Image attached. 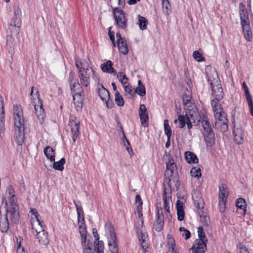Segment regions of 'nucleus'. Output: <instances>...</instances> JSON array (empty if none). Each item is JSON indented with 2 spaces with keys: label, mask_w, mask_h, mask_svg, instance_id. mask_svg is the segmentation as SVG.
I'll list each match as a JSON object with an SVG mask.
<instances>
[{
  "label": "nucleus",
  "mask_w": 253,
  "mask_h": 253,
  "mask_svg": "<svg viewBox=\"0 0 253 253\" xmlns=\"http://www.w3.org/2000/svg\"><path fill=\"white\" fill-rule=\"evenodd\" d=\"M220 100L214 98L211 102V105L215 119L213 126L215 128H219L222 132H224L228 129V119L226 113L223 111L222 108L219 104V101Z\"/></svg>",
  "instance_id": "f257e3e1"
},
{
  "label": "nucleus",
  "mask_w": 253,
  "mask_h": 253,
  "mask_svg": "<svg viewBox=\"0 0 253 253\" xmlns=\"http://www.w3.org/2000/svg\"><path fill=\"white\" fill-rule=\"evenodd\" d=\"M206 116L203 115L200 117L203 128L202 132L207 147H211L215 144V135L209 121L206 119Z\"/></svg>",
  "instance_id": "f03ea898"
},
{
  "label": "nucleus",
  "mask_w": 253,
  "mask_h": 253,
  "mask_svg": "<svg viewBox=\"0 0 253 253\" xmlns=\"http://www.w3.org/2000/svg\"><path fill=\"white\" fill-rule=\"evenodd\" d=\"M35 89V87L33 86L31 87V91L30 93V96H31V99L32 100V104L34 106L35 113L37 116V118L40 121V123L41 124H42L44 122L45 118V113L44 112V109L43 108V104L42 101V99L40 98V95L38 89L37 88H35L36 90V96L38 99V103H36L34 100V97L33 96L34 90Z\"/></svg>",
  "instance_id": "7ed1b4c3"
},
{
  "label": "nucleus",
  "mask_w": 253,
  "mask_h": 253,
  "mask_svg": "<svg viewBox=\"0 0 253 253\" xmlns=\"http://www.w3.org/2000/svg\"><path fill=\"white\" fill-rule=\"evenodd\" d=\"M88 67L89 65L87 63L86 67L84 70H83V71L80 70L78 72L81 84L85 87L89 85L91 77H92L95 82L97 83L99 82V78L95 75L93 70L91 68L89 69Z\"/></svg>",
  "instance_id": "20e7f679"
},
{
  "label": "nucleus",
  "mask_w": 253,
  "mask_h": 253,
  "mask_svg": "<svg viewBox=\"0 0 253 253\" xmlns=\"http://www.w3.org/2000/svg\"><path fill=\"white\" fill-rule=\"evenodd\" d=\"M10 215L9 212H6L3 216L0 215V231L2 233H6L11 224H16L19 221V216L17 219H14L13 216Z\"/></svg>",
  "instance_id": "39448f33"
},
{
  "label": "nucleus",
  "mask_w": 253,
  "mask_h": 253,
  "mask_svg": "<svg viewBox=\"0 0 253 253\" xmlns=\"http://www.w3.org/2000/svg\"><path fill=\"white\" fill-rule=\"evenodd\" d=\"M208 81L210 82L211 87L212 90V95L213 98H216L217 100H222L223 98L224 94L219 79L217 78L211 81L209 79Z\"/></svg>",
  "instance_id": "423d86ee"
},
{
  "label": "nucleus",
  "mask_w": 253,
  "mask_h": 253,
  "mask_svg": "<svg viewBox=\"0 0 253 253\" xmlns=\"http://www.w3.org/2000/svg\"><path fill=\"white\" fill-rule=\"evenodd\" d=\"M115 21L119 28L124 29L126 27V20L125 16V12L118 7L113 9Z\"/></svg>",
  "instance_id": "0eeeda50"
},
{
  "label": "nucleus",
  "mask_w": 253,
  "mask_h": 253,
  "mask_svg": "<svg viewBox=\"0 0 253 253\" xmlns=\"http://www.w3.org/2000/svg\"><path fill=\"white\" fill-rule=\"evenodd\" d=\"M69 126L71 127L72 139L75 142L80 134V121L76 117L71 116L69 119Z\"/></svg>",
  "instance_id": "6e6552de"
},
{
  "label": "nucleus",
  "mask_w": 253,
  "mask_h": 253,
  "mask_svg": "<svg viewBox=\"0 0 253 253\" xmlns=\"http://www.w3.org/2000/svg\"><path fill=\"white\" fill-rule=\"evenodd\" d=\"M9 207L6 208V212H9L10 216H13L14 219H17L19 216V207L17 204V198L15 196H11L8 198Z\"/></svg>",
  "instance_id": "1a4fd4ad"
},
{
  "label": "nucleus",
  "mask_w": 253,
  "mask_h": 253,
  "mask_svg": "<svg viewBox=\"0 0 253 253\" xmlns=\"http://www.w3.org/2000/svg\"><path fill=\"white\" fill-rule=\"evenodd\" d=\"M13 115L14 121V126H18V125L23 124L24 120L23 115V111L20 105H14Z\"/></svg>",
  "instance_id": "9d476101"
},
{
  "label": "nucleus",
  "mask_w": 253,
  "mask_h": 253,
  "mask_svg": "<svg viewBox=\"0 0 253 253\" xmlns=\"http://www.w3.org/2000/svg\"><path fill=\"white\" fill-rule=\"evenodd\" d=\"M15 139L18 145H21L25 139L24 124L18 125L15 126Z\"/></svg>",
  "instance_id": "9b49d317"
},
{
  "label": "nucleus",
  "mask_w": 253,
  "mask_h": 253,
  "mask_svg": "<svg viewBox=\"0 0 253 253\" xmlns=\"http://www.w3.org/2000/svg\"><path fill=\"white\" fill-rule=\"evenodd\" d=\"M207 242L196 240L191 249L192 253H204L207 251Z\"/></svg>",
  "instance_id": "f8f14e48"
},
{
  "label": "nucleus",
  "mask_w": 253,
  "mask_h": 253,
  "mask_svg": "<svg viewBox=\"0 0 253 253\" xmlns=\"http://www.w3.org/2000/svg\"><path fill=\"white\" fill-rule=\"evenodd\" d=\"M72 96L77 110H81L83 107V102L84 100V90H82V92L80 91L72 93Z\"/></svg>",
  "instance_id": "ddd939ff"
},
{
  "label": "nucleus",
  "mask_w": 253,
  "mask_h": 253,
  "mask_svg": "<svg viewBox=\"0 0 253 253\" xmlns=\"http://www.w3.org/2000/svg\"><path fill=\"white\" fill-rule=\"evenodd\" d=\"M139 115L141 125L144 127L149 125V117L147 108L144 104H141L139 108Z\"/></svg>",
  "instance_id": "4468645a"
},
{
  "label": "nucleus",
  "mask_w": 253,
  "mask_h": 253,
  "mask_svg": "<svg viewBox=\"0 0 253 253\" xmlns=\"http://www.w3.org/2000/svg\"><path fill=\"white\" fill-rule=\"evenodd\" d=\"M169 161L166 163V170L165 173L166 177H172L174 174V171L176 170V165L173 160L169 156Z\"/></svg>",
  "instance_id": "2eb2a0df"
},
{
  "label": "nucleus",
  "mask_w": 253,
  "mask_h": 253,
  "mask_svg": "<svg viewBox=\"0 0 253 253\" xmlns=\"http://www.w3.org/2000/svg\"><path fill=\"white\" fill-rule=\"evenodd\" d=\"M5 112L4 109L3 99L0 95V134L4 130Z\"/></svg>",
  "instance_id": "dca6fc26"
},
{
  "label": "nucleus",
  "mask_w": 253,
  "mask_h": 253,
  "mask_svg": "<svg viewBox=\"0 0 253 253\" xmlns=\"http://www.w3.org/2000/svg\"><path fill=\"white\" fill-rule=\"evenodd\" d=\"M164 183H167L168 186L169 188V190H171V187L173 184L175 188V190L177 191L180 186V182L178 179V177L176 175H173L172 177H166L164 181Z\"/></svg>",
  "instance_id": "f3484780"
},
{
  "label": "nucleus",
  "mask_w": 253,
  "mask_h": 253,
  "mask_svg": "<svg viewBox=\"0 0 253 253\" xmlns=\"http://www.w3.org/2000/svg\"><path fill=\"white\" fill-rule=\"evenodd\" d=\"M234 140L238 144H241L244 142V133L242 127L234 128L233 129Z\"/></svg>",
  "instance_id": "a211bd4d"
},
{
  "label": "nucleus",
  "mask_w": 253,
  "mask_h": 253,
  "mask_svg": "<svg viewBox=\"0 0 253 253\" xmlns=\"http://www.w3.org/2000/svg\"><path fill=\"white\" fill-rule=\"evenodd\" d=\"M97 85L98 94L101 100L103 101H106L107 99H110V93L108 90H107L103 85L102 84H99L98 83Z\"/></svg>",
  "instance_id": "6ab92c4d"
},
{
  "label": "nucleus",
  "mask_w": 253,
  "mask_h": 253,
  "mask_svg": "<svg viewBox=\"0 0 253 253\" xmlns=\"http://www.w3.org/2000/svg\"><path fill=\"white\" fill-rule=\"evenodd\" d=\"M113 62L110 60L103 63L101 65V69L103 72L108 73L111 74L116 75V71L112 67Z\"/></svg>",
  "instance_id": "aec40b11"
},
{
  "label": "nucleus",
  "mask_w": 253,
  "mask_h": 253,
  "mask_svg": "<svg viewBox=\"0 0 253 253\" xmlns=\"http://www.w3.org/2000/svg\"><path fill=\"white\" fill-rule=\"evenodd\" d=\"M37 236L40 244L46 245L48 243V233L45 231H38Z\"/></svg>",
  "instance_id": "412c9836"
},
{
  "label": "nucleus",
  "mask_w": 253,
  "mask_h": 253,
  "mask_svg": "<svg viewBox=\"0 0 253 253\" xmlns=\"http://www.w3.org/2000/svg\"><path fill=\"white\" fill-rule=\"evenodd\" d=\"M43 152L47 158L50 162L55 161V151L49 146H46L43 149Z\"/></svg>",
  "instance_id": "4be33fe9"
},
{
  "label": "nucleus",
  "mask_w": 253,
  "mask_h": 253,
  "mask_svg": "<svg viewBox=\"0 0 253 253\" xmlns=\"http://www.w3.org/2000/svg\"><path fill=\"white\" fill-rule=\"evenodd\" d=\"M185 157L187 162L189 164H197L198 163V159L197 156L192 152H186Z\"/></svg>",
  "instance_id": "5701e85b"
},
{
  "label": "nucleus",
  "mask_w": 253,
  "mask_h": 253,
  "mask_svg": "<svg viewBox=\"0 0 253 253\" xmlns=\"http://www.w3.org/2000/svg\"><path fill=\"white\" fill-rule=\"evenodd\" d=\"M219 199H226L228 195L227 186L223 182H220L219 185Z\"/></svg>",
  "instance_id": "b1692460"
},
{
  "label": "nucleus",
  "mask_w": 253,
  "mask_h": 253,
  "mask_svg": "<svg viewBox=\"0 0 253 253\" xmlns=\"http://www.w3.org/2000/svg\"><path fill=\"white\" fill-rule=\"evenodd\" d=\"M166 189L164 188L163 194V200L164 201V208L168 213L169 212V202L170 196V194H167Z\"/></svg>",
  "instance_id": "393cba45"
},
{
  "label": "nucleus",
  "mask_w": 253,
  "mask_h": 253,
  "mask_svg": "<svg viewBox=\"0 0 253 253\" xmlns=\"http://www.w3.org/2000/svg\"><path fill=\"white\" fill-rule=\"evenodd\" d=\"M105 227L106 231L110 234V238L109 239H117L114 226L111 223H106Z\"/></svg>",
  "instance_id": "a878e982"
},
{
  "label": "nucleus",
  "mask_w": 253,
  "mask_h": 253,
  "mask_svg": "<svg viewBox=\"0 0 253 253\" xmlns=\"http://www.w3.org/2000/svg\"><path fill=\"white\" fill-rule=\"evenodd\" d=\"M108 246L109 250L111 253H119L117 239H109Z\"/></svg>",
  "instance_id": "bb28decb"
},
{
  "label": "nucleus",
  "mask_w": 253,
  "mask_h": 253,
  "mask_svg": "<svg viewBox=\"0 0 253 253\" xmlns=\"http://www.w3.org/2000/svg\"><path fill=\"white\" fill-rule=\"evenodd\" d=\"M117 43L120 52L124 55L127 54L128 49L126 40L118 42Z\"/></svg>",
  "instance_id": "cd10ccee"
},
{
  "label": "nucleus",
  "mask_w": 253,
  "mask_h": 253,
  "mask_svg": "<svg viewBox=\"0 0 253 253\" xmlns=\"http://www.w3.org/2000/svg\"><path fill=\"white\" fill-rule=\"evenodd\" d=\"M190 119L188 120V122L186 123L187 128L190 129L192 127V124H193L195 126H198L200 122H201L200 119H195L194 115L193 113L189 114Z\"/></svg>",
  "instance_id": "c85d7f7f"
},
{
  "label": "nucleus",
  "mask_w": 253,
  "mask_h": 253,
  "mask_svg": "<svg viewBox=\"0 0 253 253\" xmlns=\"http://www.w3.org/2000/svg\"><path fill=\"white\" fill-rule=\"evenodd\" d=\"M134 92L141 96H144L146 94L145 87L140 80L138 81V86L135 89Z\"/></svg>",
  "instance_id": "c756f323"
},
{
  "label": "nucleus",
  "mask_w": 253,
  "mask_h": 253,
  "mask_svg": "<svg viewBox=\"0 0 253 253\" xmlns=\"http://www.w3.org/2000/svg\"><path fill=\"white\" fill-rule=\"evenodd\" d=\"M190 119V116L188 114H185V115H179L178 116V120L179 123V127L183 128L187 122H188V120Z\"/></svg>",
  "instance_id": "7c9ffc66"
},
{
  "label": "nucleus",
  "mask_w": 253,
  "mask_h": 253,
  "mask_svg": "<svg viewBox=\"0 0 253 253\" xmlns=\"http://www.w3.org/2000/svg\"><path fill=\"white\" fill-rule=\"evenodd\" d=\"M138 24L139 25V28L141 30H144L146 29L147 25L148 24V21L146 18L144 17L141 16L140 15L138 16Z\"/></svg>",
  "instance_id": "2f4dec72"
},
{
  "label": "nucleus",
  "mask_w": 253,
  "mask_h": 253,
  "mask_svg": "<svg viewBox=\"0 0 253 253\" xmlns=\"http://www.w3.org/2000/svg\"><path fill=\"white\" fill-rule=\"evenodd\" d=\"M198 213L200 216V221L202 223L206 226H208L209 217L207 216V213L203 211H199Z\"/></svg>",
  "instance_id": "473e14b6"
},
{
  "label": "nucleus",
  "mask_w": 253,
  "mask_h": 253,
  "mask_svg": "<svg viewBox=\"0 0 253 253\" xmlns=\"http://www.w3.org/2000/svg\"><path fill=\"white\" fill-rule=\"evenodd\" d=\"M240 17L241 20L249 19L248 12L242 3L240 5Z\"/></svg>",
  "instance_id": "72a5a7b5"
},
{
  "label": "nucleus",
  "mask_w": 253,
  "mask_h": 253,
  "mask_svg": "<svg viewBox=\"0 0 253 253\" xmlns=\"http://www.w3.org/2000/svg\"><path fill=\"white\" fill-rule=\"evenodd\" d=\"M53 168L58 170L62 171L64 169V165L65 163V159L62 158L58 162H53Z\"/></svg>",
  "instance_id": "f704fd0d"
},
{
  "label": "nucleus",
  "mask_w": 253,
  "mask_h": 253,
  "mask_svg": "<svg viewBox=\"0 0 253 253\" xmlns=\"http://www.w3.org/2000/svg\"><path fill=\"white\" fill-rule=\"evenodd\" d=\"M69 85L72 94L80 91L82 92V90H83V87L81 86L79 82H74V83L69 84Z\"/></svg>",
  "instance_id": "c9c22d12"
},
{
  "label": "nucleus",
  "mask_w": 253,
  "mask_h": 253,
  "mask_svg": "<svg viewBox=\"0 0 253 253\" xmlns=\"http://www.w3.org/2000/svg\"><path fill=\"white\" fill-rule=\"evenodd\" d=\"M42 223L43 222L41 221L40 223L37 221H33L31 222L32 229L33 230H35L36 235H37V232H38V231H45L42 224Z\"/></svg>",
  "instance_id": "e433bc0d"
},
{
  "label": "nucleus",
  "mask_w": 253,
  "mask_h": 253,
  "mask_svg": "<svg viewBox=\"0 0 253 253\" xmlns=\"http://www.w3.org/2000/svg\"><path fill=\"white\" fill-rule=\"evenodd\" d=\"M163 11L166 15H169L171 12V6L168 0H162Z\"/></svg>",
  "instance_id": "4c0bfd02"
},
{
  "label": "nucleus",
  "mask_w": 253,
  "mask_h": 253,
  "mask_svg": "<svg viewBox=\"0 0 253 253\" xmlns=\"http://www.w3.org/2000/svg\"><path fill=\"white\" fill-rule=\"evenodd\" d=\"M115 101L118 106L122 107L124 105V100L118 90L115 94Z\"/></svg>",
  "instance_id": "58836bf2"
},
{
  "label": "nucleus",
  "mask_w": 253,
  "mask_h": 253,
  "mask_svg": "<svg viewBox=\"0 0 253 253\" xmlns=\"http://www.w3.org/2000/svg\"><path fill=\"white\" fill-rule=\"evenodd\" d=\"M236 205L237 208L243 210L244 213L246 211V204L245 200L243 198H239L236 202Z\"/></svg>",
  "instance_id": "ea45409f"
},
{
  "label": "nucleus",
  "mask_w": 253,
  "mask_h": 253,
  "mask_svg": "<svg viewBox=\"0 0 253 253\" xmlns=\"http://www.w3.org/2000/svg\"><path fill=\"white\" fill-rule=\"evenodd\" d=\"M197 200L195 199V198L193 197V200L194 201L195 205L196 206V208L198 210H201L203 209V205H204V201L202 199L201 197H197Z\"/></svg>",
  "instance_id": "a19ab883"
},
{
  "label": "nucleus",
  "mask_w": 253,
  "mask_h": 253,
  "mask_svg": "<svg viewBox=\"0 0 253 253\" xmlns=\"http://www.w3.org/2000/svg\"><path fill=\"white\" fill-rule=\"evenodd\" d=\"M165 133L167 137H171V130L169 124V121L165 120L164 123Z\"/></svg>",
  "instance_id": "79ce46f5"
},
{
  "label": "nucleus",
  "mask_w": 253,
  "mask_h": 253,
  "mask_svg": "<svg viewBox=\"0 0 253 253\" xmlns=\"http://www.w3.org/2000/svg\"><path fill=\"white\" fill-rule=\"evenodd\" d=\"M156 209L157 211L156 221L160 222L164 221V216L163 214L162 209L161 208L159 209L158 207H157Z\"/></svg>",
  "instance_id": "37998d69"
},
{
  "label": "nucleus",
  "mask_w": 253,
  "mask_h": 253,
  "mask_svg": "<svg viewBox=\"0 0 253 253\" xmlns=\"http://www.w3.org/2000/svg\"><path fill=\"white\" fill-rule=\"evenodd\" d=\"M243 31L246 40L248 42H251L253 40V33L251 28L249 30L248 29L243 30Z\"/></svg>",
  "instance_id": "c03bdc74"
},
{
  "label": "nucleus",
  "mask_w": 253,
  "mask_h": 253,
  "mask_svg": "<svg viewBox=\"0 0 253 253\" xmlns=\"http://www.w3.org/2000/svg\"><path fill=\"white\" fill-rule=\"evenodd\" d=\"M198 234L199 239L198 240H201L204 242H208V239L206 237L205 233L204 232L203 228L200 226L198 228Z\"/></svg>",
  "instance_id": "a18cd8bd"
},
{
  "label": "nucleus",
  "mask_w": 253,
  "mask_h": 253,
  "mask_svg": "<svg viewBox=\"0 0 253 253\" xmlns=\"http://www.w3.org/2000/svg\"><path fill=\"white\" fill-rule=\"evenodd\" d=\"M168 238V244L169 245V250L170 252V250L175 248V245L174 244V239L170 235H168L167 236Z\"/></svg>",
  "instance_id": "49530a36"
},
{
  "label": "nucleus",
  "mask_w": 253,
  "mask_h": 253,
  "mask_svg": "<svg viewBox=\"0 0 253 253\" xmlns=\"http://www.w3.org/2000/svg\"><path fill=\"white\" fill-rule=\"evenodd\" d=\"M164 225V221H156L154 223V228L157 232L161 231Z\"/></svg>",
  "instance_id": "de8ad7c7"
},
{
  "label": "nucleus",
  "mask_w": 253,
  "mask_h": 253,
  "mask_svg": "<svg viewBox=\"0 0 253 253\" xmlns=\"http://www.w3.org/2000/svg\"><path fill=\"white\" fill-rule=\"evenodd\" d=\"M10 25L19 29L21 26V18L14 17L10 23Z\"/></svg>",
  "instance_id": "09e8293b"
},
{
  "label": "nucleus",
  "mask_w": 253,
  "mask_h": 253,
  "mask_svg": "<svg viewBox=\"0 0 253 253\" xmlns=\"http://www.w3.org/2000/svg\"><path fill=\"white\" fill-rule=\"evenodd\" d=\"M226 199H219V209L221 212L223 213L225 211L226 209Z\"/></svg>",
  "instance_id": "8fccbe9b"
},
{
  "label": "nucleus",
  "mask_w": 253,
  "mask_h": 253,
  "mask_svg": "<svg viewBox=\"0 0 253 253\" xmlns=\"http://www.w3.org/2000/svg\"><path fill=\"white\" fill-rule=\"evenodd\" d=\"M191 175L195 177L199 178L201 176V169L200 168H193L190 171Z\"/></svg>",
  "instance_id": "3c124183"
},
{
  "label": "nucleus",
  "mask_w": 253,
  "mask_h": 253,
  "mask_svg": "<svg viewBox=\"0 0 253 253\" xmlns=\"http://www.w3.org/2000/svg\"><path fill=\"white\" fill-rule=\"evenodd\" d=\"M193 58L198 62H201L205 60V58L202 54L197 50H195L193 53Z\"/></svg>",
  "instance_id": "603ef678"
},
{
  "label": "nucleus",
  "mask_w": 253,
  "mask_h": 253,
  "mask_svg": "<svg viewBox=\"0 0 253 253\" xmlns=\"http://www.w3.org/2000/svg\"><path fill=\"white\" fill-rule=\"evenodd\" d=\"M125 91L129 95V97L131 98L135 95V92L132 91V87L130 84L125 86L124 87Z\"/></svg>",
  "instance_id": "864d4df0"
},
{
  "label": "nucleus",
  "mask_w": 253,
  "mask_h": 253,
  "mask_svg": "<svg viewBox=\"0 0 253 253\" xmlns=\"http://www.w3.org/2000/svg\"><path fill=\"white\" fill-rule=\"evenodd\" d=\"M241 24L242 27V29H248L249 30L251 28L250 19H244L241 20Z\"/></svg>",
  "instance_id": "5fc2aeb1"
},
{
  "label": "nucleus",
  "mask_w": 253,
  "mask_h": 253,
  "mask_svg": "<svg viewBox=\"0 0 253 253\" xmlns=\"http://www.w3.org/2000/svg\"><path fill=\"white\" fill-rule=\"evenodd\" d=\"M246 97L247 101L249 105L251 114L253 116V100L252 99L251 95H249Z\"/></svg>",
  "instance_id": "6e6d98bb"
},
{
  "label": "nucleus",
  "mask_w": 253,
  "mask_h": 253,
  "mask_svg": "<svg viewBox=\"0 0 253 253\" xmlns=\"http://www.w3.org/2000/svg\"><path fill=\"white\" fill-rule=\"evenodd\" d=\"M68 82L69 84L78 82V80L77 79L75 73L73 71H70L69 75Z\"/></svg>",
  "instance_id": "4d7b16f0"
},
{
  "label": "nucleus",
  "mask_w": 253,
  "mask_h": 253,
  "mask_svg": "<svg viewBox=\"0 0 253 253\" xmlns=\"http://www.w3.org/2000/svg\"><path fill=\"white\" fill-rule=\"evenodd\" d=\"M75 65L77 68L78 71L80 70L83 71V70H84L86 67V65L85 66L84 64H83L81 61L76 59L75 61Z\"/></svg>",
  "instance_id": "13d9d810"
},
{
  "label": "nucleus",
  "mask_w": 253,
  "mask_h": 253,
  "mask_svg": "<svg viewBox=\"0 0 253 253\" xmlns=\"http://www.w3.org/2000/svg\"><path fill=\"white\" fill-rule=\"evenodd\" d=\"M177 219L179 221H182L184 218V211L183 209L179 208L177 210Z\"/></svg>",
  "instance_id": "bf43d9fd"
},
{
  "label": "nucleus",
  "mask_w": 253,
  "mask_h": 253,
  "mask_svg": "<svg viewBox=\"0 0 253 253\" xmlns=\"http://www.w3.org/2000/svg\"><path fill=\"white\" fill-rule=\"evenodd\" d=\"M79 232L81 236L86 234L87 231L85 226L84 223L82 222L81 224H79Z\"/></svg>",
  "instance_id": "052dcab7"
},
{
  "label": "nucleus",
  "mask_w": 253,
  "mask_h": 253,
  "mask_svg": "<svg viewBox=\"0 0 253 253\" xmlns=\"http://www.w3.org/2000/svg\"><path fill=\"white\" fill-rule=\"evenodd\" d=\"M183 105L186 106L190 103L191 97L187 94H183L182 96Z\"/></svg>",
  "instance_id": "680f3d73"
},
{
  "label": "nucleus",
  "mask_w": 253,
  "mask_h": 253,
  "mask_svg": "<svg viewBox=\"0 0 253 253\" xmlns=\"http://www.w3.org/2000/svg\"><path fill=\"white\" fill-rule=\"evenodd\" d=\"M30 213L31 215H33L35 216V218L36 219L35 221H37L39 223H40V220L39 218V214H38V211L36 209H31L30 211Z\"/></svg>",
  "instance_id": "e2e57ef3"
},
{
  "label": "nucleus",
  "mask_w": 253,
  "mask_h": 253,
  "mask_svg": "<svg viewBox=\"0 0 253 253\" xmlns=\"http://www.w3.org/2000/svg\"><path fill=\"white\" fill-rule=\"evenodd\" d=\"M81 236L82 238V245L83 247H87L88 242H89V245H91L89 240L86 241V234L84 235V236L81 235Z\"/></svg>",
  "instance_id": "0e129e2a"
},
{
  "label": "nucleus",
  "mask_w": 253,
  "mask_h": 253,
  "mask_svg": "<svg viewBox=\"0 0 253 253\" xmlns=\"http://www.w3.org/2000/svg\"><path fill=\"white\" fill-rule=\"evenodd\" d=\"M104 244L102 241H98V243L96 247H95V251H103Z\"/></svg>",
  "instance_id": "69168bd1"
},
{
  "label": "nucleus",
  "mask_w": 253,
  "mask_h": 253,
  "mask_svg": "<svg viewBox=\"0 0 253 253\" xmlns=\"http://www.w3.org/2000/svg\"><path fill=\"white\" fill-rule=\"evenodd\" d=\"M6 192L9 194L10 197L15 196V191L12 185H9L7 187L6 189Z\"/></svg>",
  "instance_id": "338daca9"
},
{
  "label": "nucleus",
  "mask_w": 253,
  "mask_h": 253,
  "mask_svg": "<svg viewBox=\"0 0 253 253\" xmlns=\"http://www.w3.org/2000/svg\"><path fill=\"white\" fill-rule=\"evenodd\" d=\"M83 248V253H93L91 251V245H89V242L87 244V247Z\"/></svg>",
  "instance_id": "774afa93"
}]
</instances>
